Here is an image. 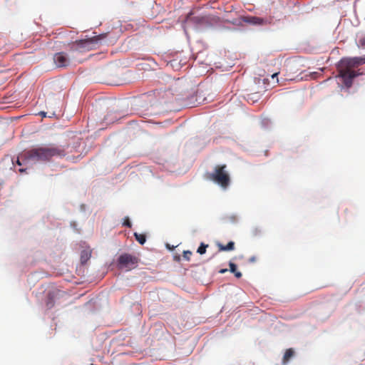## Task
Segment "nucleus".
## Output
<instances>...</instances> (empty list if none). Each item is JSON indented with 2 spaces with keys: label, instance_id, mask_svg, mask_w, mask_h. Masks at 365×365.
Wrapping results in <instances>:
<instances>
[{
  "label": "nucleus",
  "instance_id": "f257e3e1",
  "mask_svg": "<svg viewBox=\"0 0 365 365\" xmlns=\"http://www.w3.org/2000/svg\"><path fill=\"white\" fill-rule=\"evenodd\" d=\"M364 64H365V56L344 57L338 62L336 64L337 77L341 79L346 88H351L354 79L362 74L355 68Z\"/></svg>",
  "mask_w": 365,
  "mask_h": 365
},
{
  "label": "nucleus",
  "instance_id": "f03ea898",
  "mask_svg": "<svg viewBox=\"0 0 365 365\" xmlns=\"http://www.w3.org/2000/svg\"><path fill=\"white\" fill-rule=\"evenodd\" d=\"M66 155L63 148L53 144L38 146L25 150L21 155L22 160L31 163L49 161L53 157H62Z\"/></svg>",
  "mask_w": 365,
  "mask_h": 365
},
{
  "label": "nucleus",
  "instance_id": "7ed1b4c3",
  "mask_svg": "<svg viewBox=\"0 0 365 365\" xmlns=\"http://www.w3.org/2000/svg\"><path fill=\"white\" fill-rule=\"evenodd\" d=\"M226 168V165H216L213 172L208 174V179L218 184L222 188H227L230 183V177Z\"/></svg>",
  "mask_w": 365,
  "mask_h": 365
},
{
  "label": "nucleus",
  "instance_id": "20e7f679",
  "mask_svg": "<svg viewBox=\"0 0 365 365\" xmlns=\"http://www.w3.org/2000/svg\"><path fill=\"white\" fill-rule=\"evenodd\" d=\"M138 263V258L132 255L124 253L119 256L118 259V266L120 269L131 270L134 269Z\"/></svg>",
  "mask_w": 365,
  "mask_h": 365
},
{
  "label": "nucleus",
  "instance_id": "39448f33",
  "mask_svg": "<svg viewBox=\"0 0 365 365\" xmlns=\"http://www.w3.org/2000/svg\"><path fill=\"white\" fill-rule=\"evenodd\" d=\"M53 59L56 66L58 68L66 67L70 63V58L64 52H58L55 53Z\"/></svg>",
  "mask_w": 365,
  "mask_h": 365
},
{
  "label": "nucleus",
  "instance_id": "423d86ee",
  "mask_svg": "<svg viewBox=\"0 0 365 365\" xmlns=\"http://www.w3.org/2000/svg\"><path fill=\"white\" fill-rule=\"evenodd\" d=\"M106 37V34H101L98 36H95L93 38L81 40L77 43L81 47H88L91 44L97 43L99 40H101Z\"/></svg>",
  "mask_w": 365,
  "mask_h": 365
},
{
  "label": "nucleus",
  "instance_id": "0eeeda50",
  "mask_svg": "<svg viewBox=\"0 0 365 365\" xmlns=\"http://www.w3.org/2000/svg\"><path fill=\"white\" fill-rule=\"evenodd\" d=\"M217 247L220 251H232L235 250V242L230 241L226 245H223L221 243H218Z\"/></svg>",
  "mask_w": 365,
  "mask_h": 365
},
{
  "label": "nucleus",
  "instance_id": "6e6552de",
  "mask_svg": "<svg viewBox=\"0 0 365 365\" xmlns=\"http://www.w3.org/2000/svg\"><path fill=\"white\" fill-rule=\"evenodd\" d=\"M294 351L293 350V349L290 348L287 349L282 359V363L284 364H287L290 360V359L294 356Z\"/></svg>",
  "mask_w": 365,
  "mask_h": 365
},
{
  "label": "nucleus",
  "instance_id": "1a4fd4ad",
  "mask_svg": "<svg viewBox=\"0 0 365 365\" xmlns=\"http://www.w3.org/2000/svg\"><path fill=\"white\" fill-rule=\"evenodd\" d=\"M246 21L250 24H255V25H261L264 22V20H263V19L259 18V17L250 16V17H247Z\"/></svg>",
  "mask_w": 365,
  "mask_h": 365
},
{
  "label": "nucleus",
  "instance_id": "9d476101",
  "mask_svg": "<svg viewBox=\"0 0 365 365\" xmlns=\"http://www.w3.org/2000/svg\"><path fill=\"white\" fill-rule=\"evenodd\" d=\"M91 256V252L89 250H84L81 253V262L85 264L88 262Z\"/></svg>",
  "mask_w": 365,
  "mask_h": 365
},
{
  "label": "nucleus",
  "instance_id": "9b49d317",
  "mask_svg": "<svg viewBox=\"0 0 365 365\" xmlns=\"http://www.w3.org/2000/svg\"><path fill=\"white\" fill-rule=\"evenodd\" d=\"M229 266L230 271L233 273L237 278H240L242 277V273L239 271H237V266L235 263L230 262L229 263Z\"/></svg>",
  "mask_w": 365,
  "mask_h": 365
},
{
  "label": "nucleus",
  "instance_id": "f8f14e48",
  "mask_svg": "<svg viewBox=\"0 0 365 365\" xmlns=\"http://www.w3.org/2000/svg\"><path fill=\"white\" fill-rule=\"evenodd\" d=\"M135 240L140 244L143 245L146 241V237L144 234L134 233Z\"/></svg>",
  "mask_w": 365,
  "mask_h": 365
},
{
  "label": "nucleus",
  "instance_id": "ddd939ff",
  "mask_svg": "<svg viewBox=\"0 0 365 365\" xmlns=\"http://www.w3.org/2000/svg\"><path fill=\"white\" fill-rule=\"evenodd\" d=\"M357 46L359 48L365 49V35H361L359 36Z\"/></svg>",
  "mask_w": 365,
  "mask_h": 365
},
{
  "label": "nucleus",
  "instance_id": "4468645a",
  "mask_svg": "<svg viewBox=\"0 0 365 365\" xmlns=\"http://www.w3.org/2000/svg\"><path fill=\"white\" fill-rule=\"evenodd\" d=\"M208 247V245H205L204 243H201L200 247L197 248V252L200 254V255H203L206 252V249L207 247Z\"/></svg>",
  "mask_w": 365,
  "mask_h": 365
},
{
  "label": "nucleus",
  "instance_id": "2eb2a0df",
  "mask_svg": "<svg viewBox=\"0 0 365 365\" xmlns=\"http://www.w3.org/2000/svg\"><path fill=\"white\" fill-rule=\"evenodd\" d=\"M53 297L51 296V294H48V301L46 302V306L48 309H51V307H53Z\"/></svg>",
  "mask_w": 365,
  "mask_h": 365
},
{
  "label": "nucleus",
  "instance_id": "dca6fc26",
  "mask_svg": "<svg viewBox=\"0 0 365 365\" xmlns=\"http://www.w3.org/2000/svg\"><path fill=\"white\" fill-rule=\"evenodd\" d=\"M191 255H192L191 251L186 250V251L183 252V255H182L183 258L187 261H190Z\"/></svg>",
  "mask_w": 365,
  "mask_h": 365
},
{
  "label": "nucleus",
  "instance_id": "f3484780",
  "mask_svg": "<svg viewBox=\"0 0 365 365\" xmlns=\"http://www.w3.org/2000/svg\"><path fill=\"white\" fill-rule=\"evenodd\" d=\"M123 225L124 226H125V227H131V222H130V221L128 217L125 218V221H124Z\"/></svg>",
  "mask_w": 365,
  "mask_h": 365
},
{
  "label": "nucleus",
  "instance_id": "a211bd4d",
  "mask_svg": "<svg viewBox=\"0 0 365 365\" xmlns=\"http://www.w3.org/2000/svg\"><path fill=\"white\" fill-rule=\"evenodd\" d=\"M40 115H42L43 117H46V113L42 111V112L40 113Z\"/></svg>",
  "mask_w": 365,
  "mask_h": 365
},
{
  "label": "nucleus",
  "instance_id": "6ab92c4d",
  "mask_svg": "<svg viewBox=\"0 0 365 365\" xmlns=\"http://www.w3.org/2000/svg\"><path fill=\"white\" fill-rule=\"evenodd\" d=\"M227 271V269H222L220 271V273H225V272H226Z\"/></svg>",
  "mask_w": 365,
  "mask_h": 365
},
{
  "label": "nucleus",
  "instance_id": "aec40b11",
  "mask_svg": "<svg viewBox=\"0 0 365 365\" xmlns=\"http://www.w3.org/2000/svg\"><path fill=\"white\" fill-rule=\"evenodd\" d=\"M16 163H17L19 165H21V161H20L19 158H18V159H17V160H16Z\"/></svg>",
  "mask_w": 365,
  "mask_h": 365
},
{
  "label": "nucleus",
  "instance_id": "412c9836",
  "mask_svg": "<svg viewBox=\"0 0 365 365\" xmlns=\"http://www.w3.org/2000/svg\"><path fill=\"white\" fill-rule=\"evenodd\" d=\"M278 75L277 73H274L272 76V78H274V77H276Z\"/></svg>",
  "mask_w": 365,
  "mask_h": 365
},
{
  "label": "nucleus",
  "instance_id": "4be33fe9",
  "mask_svg": "<svg viewBox=\"0 0 365 365\" xmlns=\"http://www.w3.org/2000/svg\"><path fill=\"white\" fill-rule=\"evenodd\" d=\"M24 171V169H19V172H23Z\"/></svg>",
  "mask_w": 365,
  "mask_h": 365
}]
</instances>
